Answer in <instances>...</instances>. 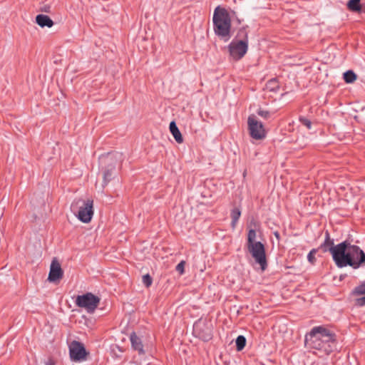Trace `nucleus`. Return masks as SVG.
I'll return each instance as SVG.
<instances>
[{
	"mask_svg": "<svg viewBox=\"0 0 365 365\" xmlns=\"http://www.w3.org/2000/svg\"><path fill=\"white\" fill-rule=\"evenodd\" d=\"M248 129L251 137L255 140H262L266 136V131L262 122L252 115L247 120Z\"/></svg>",
	"mask_w": 365,
	"mask_h": 365,
	"instance_id": "obj_8",
	"label": "nucleus"
},
{
	"mask_svg": "<svg viewBox=\"0 0 365 365\" xmlns=\"http://www.w3.org/2000/svg\"><path fill=\"white\" fill-rule=\"evenodd\" d=\"M347 7L352 11H360L361 6L360 5V0H350L347 3Z\"/></svg>",
	"mask_w": 365,
	"mask_h": 365,
	"instance_id": "obj_15",
	"label": "nucleus"
},
{
	"mask_svg": "<svg viewBox=\"0 0 365 365\" xmlns=\"http://www.w3.org/2000/svg\"><path fill=\"white\" fill-rule=\"evenodd\" d=\"M356 78V75L351 70L347 71L344 73V80L347 83H354Z\"/></svg>",
	"mask_w": 365,
	"mask_h": 365,
	"instance_id": "obj_16",
	"label": "nucleus"
},
{
	"mask_svg": "<svg viewBox=\"0 0 365 365\" xmlns=\"http://www.w3.org/2000/svg\"><path fill=\"white\" fill-rule=\"evenodd\" d=\"M246 345V339L243 336H239L236 339V346L238 351L242 350Z\"/></svg>",
	"mask_w": 365,
	"mask_h": 365,
	"instance_id": "obj_19",
	"label": "nucleus"
},
{
	"mask_svg": "<svg viewBox=\"0 0 365 365\" xmlns=\"http://www.w3.org/2000/svg\"><path fill=\"white\" fill-rule=\"evenodd\" d=\"M36 22L42 28L45 26L51 28L53 25L52 19L49 16L43 14L37 15L36 17Z\"/></svg>",
	"mask_w": 365,
	"mask_h": 365,
	"instance_id": "obj_11",
	"label": "nucleus"
},
{
	"mask_svg": "<svg viewBox=\"0 0 365 365\" xmlns=\"http://www.w3.org/2000/svg\"><path fill=\"white\" fill-rule=\"evenodd\" d=\"M335 246L336 245H334L333 241L330 239L329 232H326V233H325V241L321 245V248L323 250L324 252L329 251L330 252V248L332 247H335Z\"/></svg>",
	"mask_w": 365,
	"mask_h": 365,
	"instance_id": "obj_14",
	"label": "nucleus"
},
{
	"mask_svg": "<svg viewBox=\"0 0 365 365\" xmlns=\"http://www.w3.org/2000/svg\"><path fill=\"white\" fill-rule=\"evenodd\" d=\"M305 345L312 349L329 354L335 348V334L327 328L319 326L305 336Z\"/></svg>",
	"mask_w": 365,
	"mask_h": 365,
	"instance_id": "obj_2",
	"label": "nucleus"
},
{
	"mask_svg": "<svg viewBox=\"0 0 365 365\" xmlns=\"http://www.w3.org/2000/svg\"><path fill=\"white\" fill-rule=\"evenodd\" d=\"M100 299L92 293H86L76 297V304L85 309L88 312H93L98 306Z\"/></svg>",
	"mask_w": 365,
	"mask_h": 365,
	"instance_id": "obj_5",
	"label": "nucleus"
},
{
	"mask_svg": "<svg viewBox=\"0 0 365 365\" xmlns=\"http://www.w3.org/2000/svg\"><path fill=\"white\" fill-rule=\"evenodd\" d=\"M142 281H143V283L147 287H149L152 284V282H153V279L148 274L143 276Z\"/></svg>",
	"mask_w": 365,
	"mask_h": 365,
	"instance_id": "obj_21",
	"label": "nucleus"
},
{
	"mask_svg": "<svg viewBox=\"0 0 365 365\" xmlns=\"http://www.w3.org/2000/svg\"><path fill=\"white\" fill-rule=\"evenodd\" d=\"M169 129L176 142L182 143L183 142V138L175 121H172L170 123Z\"/></svg>",
	"mask_w": 365,
	"mask_h": 365,
	"instance_id": "obj_12",
	"label": "nucleus"
},
{
	"mask_svg": "<svg viewBox=\"0 0 365 365\" xmlns=\"http://www.w3.org/2000/svg\"><path fill=\"white\" fill-rule=\"evenodd\" d=\"M71 209L80 221L88 223L91 221L94 214L93 200L90 199L76 200L71 204Z\"/></svg>",
	"mask_w": 365,
	"mask_h": 365,
	"instance_id": "obj_4",
	"label": "nucleus"
},
{
	"mask_svg": "<svg viewBox=\"0 0 365 365\" xmlns=\"http://www.w3.org/2000/svg\"><path fill=\"white\" fill-rule=\"evenodd\" d=\"M185 262L182 260L176 266V270L180 274H183L185 272Z\"/></svg>",
	"mask_w": 365,
	"mask_h": 365,
	"instance_id": "obj_23",
	"label": "nucleus"
},
{
	"mask_svg": "<svg viewBox=\"0 0 365 365\" xmlns=\"http://www.w3.org/2000/svg\"><path fill=\"white\" fill-rule=\"evenodd\" d=\"M46 365H55L54 362L51 360V359H49L46 363Z\"/></svg>",
	"mask_w": 365,
	"mask_h": 365,
	"instance_id": "obj_28",
	"label": "nucleus"
},
{
	"mask_svg": "<svg viewBox=\"0 0 365 365\" xmlns=\"http://www.w3.org/2000/svg\"><path fill=\"white\" fill-rule=\"evenodd\" d=\"M356 304L359 307L365 305V296L356 299Z\"/></svg>",
	"mask_w": 365,
	"mask_h": 365,
	"instance_id": "obj_27",
	"label": "nucleus"
},
{
	"mask_svg": "<svg viewBox=\"0 0 365 365\" xmlns=\"http://www.w3.org/2000/svg\"><path fill=\"white\" fill-rule=\"evenodd\" d=\"M130 339L132 344V346L135 350L138 351L140 354H143V346L140 339L137 336L135 333H132L130 336Z\"/></svg>",
	"mask_w": 365,
	"mask_h": 365,
	"instance_id": "obj_13",
	"label": "nucleus"
},
{
	"mask_svg": "<svg viewBox=\"0 0 365 365\" xmlns=\"http://www.w3.org/2000/svg\"><path fill=\"white\" fill-rule=\"evenodd\" d=\"M300 121L308 129H311V128H312V122L309 119H307V118H300Z\"/></svg>",
	"mask_w": 365,
	"mask_h": 365,
	"instance_id": "obj_25",
	"label": "nucleus"
},
{
	"mask_svg": "<svg viewBox=\"0 0 365 365\" xmlns=\"http://www.w3.org/2000/svg\"><path fill=\"white\" fill-rule=\"evenodd\" d=\"M249 252L255 259V262L260 265L262 270L267 267V260L264 246L260 242L247 245Z\"/></svg>",
	"mask_w": 365,
	"mask_h": 365,
	"instance_id": "obj_6",
	"label": "nucleus"
},
{
	"mask_svg": "<svg viewBox=\"0 0 365 365\" xmlns=\"http://www.w3.org/2000/svg\"><path fill=\"white\" fill-rule=\"evenodd\" d=\"M317 251L316 250H312L309 252V253L308 254V256H307V259L308 260L311 262V263H314V261H315V254H316Z\"/></svg>",
	"mask_w": 365,
	"mask_h": 365,
	"instance_id": "obj_24",
	"label": "nucleus"
},
{
	"mask_svg": "<svg viewBox=\"0 0 365 365\" xmlns=\"http://www.w3.org/2000/svg\"><path fill=\"white\" fill-rule=\"evenodd\" d=\"M258 115L264 118H268L270 116V113L267 110L259 109L257 112Z\"/></svg>",
	"mask_w": 365,
	"mask_h": 365,
	"instance_id": "obj_26",
	"label": "nucleus"
},
{
	"mask_svg": "<svg viewBox=\"0 0 365 365\" xmlns=\"http://www.w3.org/2000/svg\"><path fill=\"white\" fill-rule=\"evenodd\" d=\"M256 237H257L256 231L255 230V229L250 228L249 230L248 235H247V245L257 242L256 241Z\"/></svg>",
	"mask_w": 365,
	"mask_h": 365,
	"instance_id": "obj_18",
	"label": "nucleus"
},
{
	"mask_svg": "<svg viewBox=\"0 0 365 365\" xmlns=\"http://www.w3.org/2000/svg\"><path fill=\"white\" fill-rule=\"evenodd\" d=\"M354 294L357 295H365V282L355 288Z\"/></svg>",
	"mask_w": 365,
	"mask_h": 365,
	"instance_id": "obj_20",
	"label": "nucleus"
},
{
	"mask_svg": "<svg viewBox=\"0 0 365 365\" xmlns=\"http://www.w3.org/2000/svg\"><path fill=\"white\" fill-rule=\"evenodd\" d=\"M241 215V212L240 209L235 208L232 210L231 217H232V227L233 229L235 228L237 220H239Z\"/></svg>",
	"mask_w": 365,
	"mask_h": 365,
	"instance_id": "obj_17",
	"label": "nucleus"
},
{
	"mask_svg": "<svg viewBox=\"0 0 365 365\" xmlns=\"http://www.w3.org/2000/svg\"><path fill=\"white\" fill-rule=\"evenodd\" d=\"M214 31L220 37L227 41L230 38L231 19L227 11L220 6H217L214 11Z\"/></svg>",
	"mask_w": 365,
	"mask_h": 365,
	"instance_id": "obj_3",
	"label": "nucleus"
},
{
	"mask_svg": "<svg viewBox=\"0 0 365 365\" xmlns=\"http://www.w3.org/2000/svg\"><path fill=\"white\" fill-rule=\"evenodd\" d=\"M111 170H107L103 173V182L104 185H106L110 180Z\"/></svg>",
	"mask_w": 365,
	"mask_h": 365,
	"instance_id": "obj_22",
	"label": "nucleus"
},
{
	"mask_svg": "<svg viewBox=\"0 0 365 365\" xmlns=\"http://www.w3.org/2000/svg\"><path fill=\"white\" fill-rule=\"evenodd\" d=\"M334 262L339 268L350 266L358 269L365 264V253L358 246L347 240L330 248Z\"/></svg>",
	"mask_w": 365,
	"mask_h": 365,
	"instance_id": "obj_1",
	"label": "nucleus"
},
{
	"mask_svg": "<svg viewBox=\"0 0 365 365\" xmlns=\"http://www.w3.org/2000/svg\"><path fill=\"white\" fill-rule=\"evenodd\" d=\"M63 276V272L61 269V264L54 258L51 264L48 280L51 282H55L62 279Z\"/></svg>",
	"mask_w": 365,
	"mask_h": 365,
	"instance_id": "obj_10",
	"label": "nucleus"
},
{
	"mask_svg": "<svg viewBox=\"0 0 365 365\" xmlns=\"http://www.w3.org/2000/svg\"><path fill=\"white\" fill-rule=\"evenodd\" d=\"M230 56L234 60L241 59L247 53L248 49V41L245 40H232L228 46Z\"/></svg>",
	"mask_w": 365,
	"mask_h": 365,
	"instance_id": "obj_7",
	"label": "nucleus"
},
{
	"mask_svg": "<svg viewBox=\"0 0 365 365\" xmlns=\"http://www.w3.org/2000/svg\"><path fill=\"white\" fill-rule=\"evenodd\" d=\"M70 356L74 361H83L86 359L88 353L83 345L76 341H73L69 346Z\"/></svg>",
	"mask_w": 365,
	"mask_h": 365,
	"instance_id": "obj_9",
	"label": "nucleus"
},
{
	"mask_svg": "<svg viewBox=\"0 0 365 365\" xmlns=\"http://www.w3.org/2000/svg\"><path fill=\"white\" fill-rule=\"evenodd\" d=\"M112 157H113V156H108V157H106L104 160H105L106 162H108V161H110V160H111V159H112Z\"/></svg>",
	"mask_w": 365,
	"mask_h": 365,
	"instance_id": "obj_29",
	"label": "nucleus"
}]
</instances>
